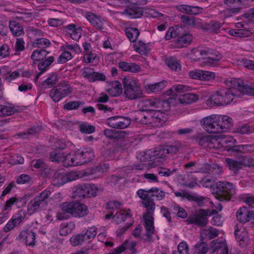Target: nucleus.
Returning <instances> with one entry per match:
<instances>
[{"label":"nucleus","instance_id":"cd10ccee","mask_svg":"<svg viewBox=\"0 0 254 254\" xmlns=\"http://www.w3.org/2000/svg\"><path fill=\"white\" fill-rule=\"evenodd\" d=\"M119 67L125 71L137 72L140 69V66L134 63H127L121 62L119 63Z\"/></svg>","mask_w":254,"mask_h":254},{"label":"nucleus","instance_id":"0e129e2a","mask_svg":"<svg viewBox=\"0 0 254 254\" xmlns=\"http://www.w3.org/2000/svg\"><path fill=\"white\" fill-rule=\"evenodd\" d=\"M17 225L15 222L11 218L3 227V231L5 232H9Z\"/></svg>","mask_w":254,"mask_h":254},{"label":"nucleus","instance_id":"9d476101","mask_svg":"<svg viewBox=\"0 0 254 254\" xmlns=\"http://www.w3.org/2000/svg\"><path fill=\"white\" fill-rule=\"evenodd\" d=\"M51 194V191L49 190L43 191L39 195L35 197L31 200L27 208L28 213L32 215L39 210L44 208L50 200L49 197Z\"/></svg>","mask_w":254,"mask_h":254},{"label":"nucleus","instance_id":"864d4df0","mask_svg":"<svg viewBox=\"0 0 254 254\" xmlns=\"http://www.w3.org/2000/svg\"><path fill=\"white\" fill-rule=\"evenodd\" d=\"M18 199L15 197H12L8 199L5 202L3 209L5 211L9 210L14 204L17 205Z\"/></svg>","mask_w":254,"mask_h":254},{"label":"nucleus","instance_id":"bf43d9fd","mask_svg":"<svg viewBox=\"0 0 254 254\" xmlns=\"http://www.w3.org/2000/svg\"><path fill=\"white\" fill-rule=\"evenodd\" d=\"M80 130L84 133H91L95 131V127L93 126L84 124L80 126Z\"/></svg>","mask_w":254,"mask_h":254},{"label":"nucleus","instance_id":"09e8293b","mask_svg":"<svg viewBox=\"0 0 254 254\" xmlns=\"http://www.w3.org/2000/svg\"><path fill=\"white\" fill-rule=\"evenodd\" d=\"M97 60V55L91 52H87L84 55L83 61L85 63H92Z\"/></svg>","mask_w":254,"mask_h":254},{"label":"nucleus","instance_id":"dca6fc26","mask_svg":"<svg viewBox=\"0 0 254 254\" xmlns=\"http://www.w3.org/2000/svg\"><path fill=\"white\" fill-rule=\"evenodd\" d=\"M19 239L27 246H33L36 243L35 234L31 230H22L20 234Z\"/></svg>","mask_w":254,"mask_h":254},{"label":"nucleus","instance_id":"ea45409f","mask_svg":"<svg viewBox=\"0 0 254 254\" xmlns=\"http://www.w3.org/2000/svg\"><path fill=\"white\" fill-rule=\"evenodd\" d=\"M228 33L235 37H247L249 36L251 32L245 29H231L228 31Z\"/></svg>","mask_w":254,"mask_h":254},{"label":"nucleus","instance_id":"aec40b11","mask_svg":"<svg viewBox=\"0 0 254 254\" xmlns=\"http://www.w3.org/2000/svg\"><path fill=\"white\" fill-rule=\"evenodd\" d=\"M253 211L247 207H243L238 209L236 213V218L240 222L245 223L252 220Z\"/></svg>","mask_w":254,"mask_h":254},{"label":"nucleus","instance_id":"a211bd4d","mask_svg":"<svg viewBox=\"0 0 254 254\" xmlns=\"http://www.w3.org/2000/svg\"><path fill=\"white\" fill-rule=\"evenodd\" d=\"M109 166L104 164L93 169H87L83 173V176L89 179H94L98 178L104 172L108 170Z\"/></svg>","mask_w":254,"mask_h":254},{"label":"nucleus","instance_id":"49530a36","mask_svg":"<svg viewBox=\"0 0 254 254\" xmlns=\"http://www.w3.org/2000/svg\"><path fill=\"white\" fill-rule=\"evenodd\" d=\"M72 58V53L68 51L63 52L58 59V63L64 64L70 60Z\"/></svg>","mask_w":254,"mask_h":254},{"label":"nucleus","instance_id":"7c9ffc66","mask_svg":"<svg viewBox=\"0 0 254 254\" xmlns=\"http://www.w3.org/2000/svg\"><path fill=\"white\" fill-rule=\"evenodd\" d=\"M167 85L166 81H162L158 83L149 84L145 87L148 93L158 92L164 89Z\"/></svg>","mask_w":254,"mask_h":254},{"label":"nucleus","instance_id":"473e14b6","mask_svg":"<svg viewBox=\"0 0 254 254\" xmlns=\"http://www.w3.org/2000/svg\"><path fill=\"white\" fill-rule=\"evenodd\" d=\"M217 235V231L211 227L203 229L201 232V238L203 240L212 239Z\"/></svg>","mask_w":254,"mask_h":254},{"label":"nucleus","instance_id":"f8f14e48","mask_svg":"<svg viewBox=\"0 0 254 254\" xmlns=\"http://www.w3.org/2000/svg\"><path fill=\"white\" fill-rule=\"evenodd\" d=\"M100 190L94 184H85L78 187L75 192L79 197H92L96 196Z\"/></svg>","mask_w":254,"mask_h":254},{"label":"nucleus","instance_id":"b1692460","mask_svg":"<svg viewBox=\"0 0 254 254\" xmlns=\"http://www.w3.org/2000/svg\"><path fill=\"white\" fill-rule=\"evenodd\" d=\"M222 58L221 55L217 52L214 51L208 53L207 57L204 59V63L206 65L214 66L217 64V62Z\"/></svg>","mask_w":254,"mask_h":254},{"label":"nucleus","instance_id":"e433bc0d","mask_svg":"<svg viewBox=\"0 0 254 254\" xmlns=\"http://www.w3.org/2000/svg\"><path fill=\"white\" fill-rule=\"evenodd\" d=\"M9 28L12 34L19 36L23 33L22 27L16 21H12L9 23Z\"/></svg>","mask_w":254,"mask_h":254},{"label":"nucleus","instance_id":"a878e982","mask_svg":"<svg viewBox=\"0 0 254 254\" xmlns=\"http://www.w3.org/2000/svg\"><path fill=\"white\" fill-rule=\"evenodd\" d=\"M67 32L70 35L71 37L74 40H78L81 36V29L80 26L74 24L67 26Z\"/></svg>","mask_w":254,"mask_h":254},{"label":"nucleus","instance_id":"f704fd0d","mask_svg":"<svg viewBox=\"0 0 254 254\" xmlns=\"http://www.w3.org/2000/svg\"><path fill=\"white\" fill-rule=\"evenodd\" d=\"M125 93L126 97L130 99H135L142 96V93L139 88L126 89L125 90Z\"/></svg>","mask_w":254,"mask_h":254},{"label":"nucleus","instance_id":"6e6d98bb","mask_svg":"<svg viewBox=\"0 0 254 254\" xmlns=\"http://www.w3.org/2000/svg\"><path fill=\"white\" fill-rule=\"evenodd\" d=\"M194 249L195 254H205L207 252L206 245L205 243H202L196 245Z\"/></svg>","mask_w":254,"mask_h":254},{"label":"nucleus","instance_id":"1a4fd4ad","mask_svg":"<svg viewBox=\"0 0 254 254\" xmlns=\"http://www.w3.org/2000/svg\"><path fill=\"white\" fill-rule=\"evenodd\" d=\"M87 213V208L84 204L77 202H66L60 205L56 217L58 219L62 220L67 218L69 214L81 217Z\"/></svg>","mask_w":254,"mask_h":254},{"label":"nucleus","instance_id":"2eb2a0df","mask_svg":"<svg viewBox=\"0 0 254 254\" xmlns=\"http://www.w3.org/2000/svg\"><path fill=\"white\" fill-rule=\"evenodd\" d=\"M236 239L242 246H245L249 242L248 233L246 228L242 225H237L235 231Z\"/></svg>","mask_w":254,"mask_h":254},{"label":"nucleus","instance_id":"4468645a","mask_svg":"<svg viewBox=\"0 0 254 254\" xmlns=\"http://www.w3.org/2000/svg\"><path fill=\"white\" fill-rule=\"evenodd\" d=\"M107 122L108 125L112 127L124 128L130 125V120L122 117H113L109 118Z\"/></svg>","mask_w":254,"mask_h":254},{"label":"nucleus","instance_id":"8fccbe9b","mask_svg":"<svg viewBox=\"0 0 254 254\" xmlns=\"http://www.w3.org/2000/svg\"><path fill=\"white\" fill-rule=\"evenodd\" d=\"M203 51H199L197 49L192 50L188 55V58L193 61H196L200 59V56L202 55Z\"/></svg>","mask_w":254,"mask_h":254},{"label":"nucleus","instance_id":"5fc2aeb1","mask_svg":"<svg viewBox=\"0 0 254 254\" xmlns=\"http://www.w3.org/2000/svg\"><path fill=\"white\" fill-rule=\"evenodd\" d=\"M25 217V212L23 211H20L18 213L13 216L12 219L18 225L24 220Z\"/></svg>","mask_w":254,"mask_h":254},{"label":"nucleus","instance_id":"603ef678","mask_svg":"<svg viewBox=\"0 0 254 254\" xmlns=\"http://www.w3.org/2000/svg\"><path fill=\"white\" fill-rule=\"evenodd\" d=\"M151 197H155L158 200L162 199L165 196V192L157 188H152L151 189Z\"/></svg>","mask_w":254,"mask_h":254},{"label":"nucleus","instance_id":"20e7f679","mask_svg":"<svg viewBox=\"0 0 254 254\" xmlns=\"http://www.w3.org/2000/svg\"><path fill=\"white\" fill-rule=\"evenodd\" d=\"M201 124L209 134H217L231 127L232 119L227 116L213 115L203 118Z\"/></svg>","mask_w":254,"mask_h":254},{"label":"nucleus","instance_id":"a19ab883","mask_svg":"<svg viewBox=\"0 0 254 254\" xmlns=\"http://www.w3.org/2000/svg\"><path fill=\"white\" fill-rule=\"evenodd\" d=\"M71 244L73 246H76L83 243H87L85 236L83 234L73 235L70 239Z\"/></svg>","mask_w":254,"mask_h":254},{"label":"nucleus","instance_id":"338daca9","mask_svg":"<svg viewBox=\"0 0 254 254\" xmlns=\"http://www.w3.org/2000/svg\"><path fill=\"white\" fill-rule=\"evenodd\" d=\"M24 162L23 158L18 155H15L11 157L9 163L11 164H22Z\"/></svg>","mask_w":254,"mask_h":254},{"label":"nucleus","instance_id":"c85d7f7f","mask_svg":"<svg viewBox=\"0 0 254 254\" xmlns=\"http://www.w3.org/2000/svg\"><path fill=\"white\" fill-rule=\"evenodd\" d=\"M159 164L156 163H141L138 165H135L133 167L128 166L125 170L127 171H131L133 170H146L150 169L153 168H155Z\"/></svg>","mask_w":254,"mask_h":254},{"label":"nucleus","instance_id":"0eeeda50","mask_svg":"<svg viewBox=\"0 0 254 254\" xmlns=\"http://www.w3.org/2000/svg\"><path fill=\"white\" fill-rule=\"evenodd\" d=\"M58 145L56 147L58 149L53 151L50 154V159L52 161L61 162L64 166H76L80 165V159L78 157L77 148L70 151H64V144Z\"/></svg>","mask_w":254,"mask_h":254},{"label":"nucleus","instance_id":"13d9d810","mask_svg":"<svg viewBox=\"0 0 254 254\" xmlns=\"http://www.w3.org/2000/svg\"><path fill=\"white\" fill-rule=\"evenodd\" d=\"M254 1V0H225L224 2L227 4H235L236 5H246Z\"/></svg>","mask_w":254,"mask_h":254},{"label":"nucleus","instance_id":"72a5a7b5","mask_svg":"<svg viewBox=\"0 0 254 254\" xmlns=\"http://www.w3.org/2000/svg\"><path fill=\"white\" fill-rule=\"evenodd\" d=\"M74 229V224L72 223H63L61 224L59 233L61 236H66Z\"/></svg>","mask_w":254,"mask_h":254},{"label":"nucleus","instance_id":"6ab92c4d","mask_svg":"<svg viewBox=\"0 0 254 254\" xmlns=\"http://www.w3.org/2000/svg\"><path fill=\"white\" fill-rule=\"evenodd\" d=\"M106 90L112 96H119L122 93V85L118 81L107 82L106 86Z\"/></svg>","mask_w":254,"mask_h":254},{"label":"nucleus","instance_id":"69168bd1","mask_svg":"<svg viewBox=\"0 0 254 254\" xmlns=\"http://www.w3.org/2000/svg\"><path fill=\"white\" fill-rule=\"evenodd\" d=\"M57 81V76L53 74L51 77L48 78L43 83V86L47 88L53 85Z\"/></svg>","mask_w":254,"mask_h":254},{"label":"nucleus","instance_id":"c756f323","mask_svg":"<svg viewBox=\"0 0 254 254\" xmlns=\"http://www.w3.org/2000/svg\"><path fill=\"white\" fill-rule=\"evenodd\" d=\"M192 40V36L189 33H186L182 35L178 40L176 46L177 48H181L189 45Z\"/></svg>","mask_w":254,"mask_h":254},{"label":"nucleus","instance_id":"774afa93","mask_svg":"<svg viewBox=\"0 0 254 254\" xmlns=\"http://www.w3.org/2000/svg\"><path fill=\"white\" fill-rule=\"evenodd\" d=\"M243 200L247 205L254 208V196L247 195L243 197Z\"/></svg>","mask_w":254,"mask_h":254},{"label":"nucleus","instance_id":"412c9836","mask_svg":"<svg viewBox=\"0 0 254 254\" xmlns=\"http://www.w3.org/2000/svg\"><path fill=\"white\" fill-rule=\"evenodd\" d=\"M77 152L78 158L80 159V165L90 161L94 156L92 150L89 148H77Z\"/></svg>","mask_w":254,"mask_h":254},{"label":"nucleus","instance_id":"37998d69","mask_svg":"<svg viewBox=\"0 0 254 254\" xmlns=\"http://www.w3.org/2000/svg\"><path fill=\"white\" fill-rule=\"evenodd\" d=\"M47 55V52L44 50H35L31 55V59L34 61L42 60Z\"/></svg>","mask_w":254,"mask_h":254},{"label":"nucleus","instance_id":"ddd939ff","mask_svg":"<svg viewBox=\"0 0 254 254\" xmlns=\"http://www.w3.org/2000/svg\"><path fill=\"white\" fill-rule=\"evenodd\" d=\"M204 200L208 201L211 204L212 210L200 209L196 212L194 220L199 225L205 224L207 222L208 217L217 212V210L214 209V206L211 201H209L208 199H204Z\"/></svg>","mask_w":254,"mask_h":254},{"label":"nucleus","instance_id":"680f3d73","mask_svg":"<svg viewBox=\"0 0 254 254\" xmlns=\"http://www.w3.org/2000/svg\"><path fill=\"white\" fill-rule=\"evenodd\" d=\"M202 70L194 69L189 72L190 76L194 79L201 80Z\"/></svg>","mask_w":254,"mask_h":254},{"label":"nucleus","instance_id":"39448f33","mask_svg":"<svg viewBox=\"0 0 254 254\" xmlns=\"http://www.w3.org/2000/svg\"><path fill=\"white\" fill-rule=\"evenodd\" d=\"M196 141L200 144L207 143V146L210 148H224L228 149L235 142L234 139L230 136L218 133L217 134H199Z\"/></svg>","mask_w":254,"mask_h":254},{"label":"nucleus","instance_id":"052dcab7","mask_svg":"<svg viewBox=\"0 0 254 254\" xmlns=\"http://www.w3.org/2000/svg\"><path fill=\"white\" fill-rule=\"evenodd\" d=\"M178 252L180 254H188L189 247L184 241L181 242L178 246Z\"/></svg>","mask_w":254,"mask_h":254},{"label":"nucleus","instance_id":"9b49d317","mask_svg":"<svg viewBox=\"0 0 254 254\" xmlns=\"http://www.w3.org/2000/svg\"><path fill=\"white\" fill-rule=\"evenodd\" d=\"M70 92L71 88L69 86L63 84L52 89L50 91V95L54 101L59 102L63 98L69 95Z\"/></svg>","mask_w":254,"mask_h":254},{"label":"nucleus","instance_id":"bb28decb","mask_svg":"<svg viewBox=\"0 0 254 254\" xmlns=\"http://www.w3.org/2000/svg\"><path fill=\"white\" fill-rule=\"evenodd\" d=\"M134 50L141 56H146L150 52L151 48L149 44H146L138 41L134 45Z\"/></svg>","mask_w":254,"mask_h":254},{"label":"nucleus","instance_id":"423d86ee","mask_svg":"<svg viewBox=\"0 0 254 254\" xmlns=\"http://www.w3.org/2000/svg\"><path fill=\"white\" fill-rule=\"evenodd\" d=\"M138 196L143 200V203L147 209L144 215V226L148 234L153 233L154 230L153 212L155 208L154 202L150 199L151 191L150 190L140 189L137 191Z\"/></svg>","mask_w":254,"mask_h":254},{"label":"nucleus","instance_id":"f03ea898","mask_svg":"<svg viewBox=\"0 0 254 254\" xmlns=\"http://www.w3.org/2000/svg\"><path fill=\"white\" fill-rule=\"evenodd\" d=\"M224 83L229 89L213 92L206 100L208 106L212 107L229 104L233 101L234 96H240L242 94L254 96V85L248 86L246 81L241 79L229 77Z\"/></svg>","mask_w":254,"mask_h":254},{"label":"nucleus","instance_id":"f3484780","mask_svg":"<svg viewBox=\"0 0 254 254\" xmlns=\"http://www.w3.org/2000/svg\"><path fill=\"white\" fill-rule=\"evenodd\" d=\"M86 18L92 25L101 30L107 29V27L109 26L107 21L101 19L93 13H87Z\"/></svg>","mask_w":254,"mask_h":254},{"label":"nucleus","instance_id":"4c0bfd02","mask_svg":"<svg viewBox=\"0 0 254 254\" xmlns=\"http://www.w3.org/2000/svg\"><path fill=\"white\" fill-rule=\"evenodd\" d=\"M126 33L129 40L132 42L136 41L139 34L138 30L136 28L132 27L127 28L126 30Z\"/></svg>","mask_w":254,"mask_h":254},{"label":"nucleus","instance_id":"3c124183","mask_svg":"<svg viewBox=\"0 0 254 254\" xmlns=\"http://www.w3.org/2000/svg\"><path fill=\"white\" fill-rule=\"evenodd\" d=\"M50 41L45 38H40L37 39L34 43V46L37 48H43L48 47L50 45Z\"/></svg>","mask_w":254,"mask_h":254},{"label":"nucleus","instance_id":"79ce46f5","mask_svg":"<svg viewBox=\"0 0 254 254\" xmlns=\"http://www.w3.org/2000/svg\"><path fill=\"white\" fill-rule=\"evenodd\" d=\"M97 234V229L95 227L89 228L85 234H83L85 236L86 239V242H90L96 236Z\"/></svg>","mask_w":254,"mask_h":254},{"label":"nucleus","instance_id":"c03bdc74","mask_svg":"<svg viewBox=\"0 0 254 254\" xmlns=\"http://www.w3.org/2000/svg\"><path fill=\"white\" fill-rule=\"evenodd\" d=\"M166 64L172 70L177 71L180 70L181 68L180 63L172 58L167 60Z\"/></svg>","mask_w":254,"mask_h":254},{"label":"nucleus","instance_id":"58836bf2","mask_svg":"<svg viewBox=\"0 0 254 254\" xmlns=\"http://www.w3.org/2000/svg\"><path fill=\"white\" fill-rule=\"evenodd\" d=\"M123 83L125 90L128 89V88H139L136 81L131 77L124 78L123 79Z\"/></svg>","mask_w":254,"mask_h":254},{"label":"nucleus","instance_id":"7ed1b4c3","mask_svg":"<svg viewBox=\"0 0 254 254\" xmlns=\"http://www.w3.org/2000/svg\"><path fill=\"white\" fill-rule=\"evenodd\" d=\"M120 205V203L118 201L110 202L108 204V207L112 208L114 210L111 213L105 216L106 219H112L114 222L117 224L126 222L125 226L117 232V236L119 237L125 233L133 223L132 215L130 210L126 208L119 209Z\"/></svg>","mask_w":254,"mask_h":254},{"label":"nucleus","instance_id":"4d7b16f0","mask_svg":"<svg viewBox=\"0 0 254 254\" xmlns=\"http://www.w3.org/2000/svg\"><path fill=\"white\" fill-rule=\"evenodd\" d=\"M215 74L213 72L202 70L201 80H211L215 78Z\"/></svg>","mask_w":254,"mask_h":254},{"label":"nucleus","instance_id":"c9c22d12","mask_svg":"<svg viewBox=\"0 0 254 254\" xmlns=\"http://www.w3.org/2000/svg\"><path fill=\"white\" fill-rule=\"evenodd\" d=\"M178 149L176 146H167L159 151L156 154L158 158H161L166 157L167 154L174 153L178 151Z\"/></svg>","mask_w":254,"mask_h":254},{"label":"nucleus","instance_id":"393cba45","mask_svg":"<svg viewBox=\"0 0 254 254\" xmlns=\"http://www.w3.org/2000/svg\"><path fill=\"white\" fill-rule=\"evenodd\" d=\"M84 76L87 77L91 82L95 81H104L106 80L105 75L100 72L91 71L86 69L83 72Z\"/></svg>","mask_w":254,"mask_h":254},{"label":"nucleus","instance_id":"4be33fe9","mask_svg":"<svg viewBox=\"0 0 254 254\" xmlns=\"http://www.w3.org/2000/svg\"><path fill=\"white\" fill-rule=\"evenodd\" d=\"M75 176L73 173L56 175L53 180L54 185L60 186L68 182L74 180Z\"/></svg>","mask_w":254,"mask_h":254},{"label":"nucleus","instance_id":"2f4dec72","mask_svg":"<svg viewBox=\"0 0 254 254\" xmlns=\"http://www.w3.org/2000/svg\"><path fill=\"white\" fill-rule=\"evenodd\" d=\"M225 161L229 169L233 170H236L241 168L243 166L250 165V164L246 163L245 159H244L242 162H238L229 158L226 159Z\"/></svg>","mask_w":254,"mask_h":254},{"label":"nucleus","instance_id":"5701e85b","mask_svg":"<svg viewBox=\"0 0 254 254\" xmlns=\"http://www.w3.org/2000/svg\"><path fill=\"white\" fill-rule=\"evenodd\" d=\"M211 249L212 252H216V254H228L226 244L223 240L213 241L211 244Z\"/></svg>","mask_w":254,"mask_h":254},{"label":"nucleus","instance_id":"f257e3e1","mask_svg":"<svg viewBox=\"0 0 254 254\" xmlns=\"http://www.w3.org/2000/svg\"><path fill=\"white\" fill-rule=\"evenodd\" d=\"M190 88L183 85L173 86L166 93V101L157 99L145 100L141 101L138 104L141 111H144L143 119L141 122L143 124H151L156 127L162 126L167 120V115L162 111L169 110L171 104H174L177 99L181 103L190 104L196 102L198 99L197 95L191 93H182L188 91Z\"/></svg>","mask_w":254,"mask_h":254},{"label":"nucleus","instance_id":"e2e57ef3","mask_svg":"<svg viewBox=\"0 0 254 254\" xmlns=\"http://www.w3.org/2000/svg\"><path fill=\"white\" fill-rule=\"evenodd\" d=\"M20 72L19 71H15L11 73L9 72L8 76H6L5 77V80L7 81L8 83H10L12 82L13 80L17 78Z\"/></svg>","mask_w":254,"mask_h":254},{"label":"nucleus","instance_id":"de8ad7c7","mask_svg":"<svg viewBox=\"0 0 254 254\" xmlns=\"http://www.w3.org/2000/svg\"><path fill=\"white\" fill-rule=\"evenodd\" d=\"M180 31V27L178 26L170 28L165 35V39L169 40L176 37Z\"/></svg>","mask_w":254,"mask_h":254},{"label":"nucleus","instance_id":"a18cd8bd","mask_svg":"<svg viewBox=\"0 0 254 254\" xmlns=\"http://www.w3.org/2000/svg\"><path fill=\"white\" fill-rule=\"evenodd\" d=\"M54 59L53 57H49L46 60L40 62L38 64L39 69L42 71L46 70L49 66L54 62Z\"/></svg>","mask_w":254,"mask_h":254},{"label":"nucleus","instance_id":"6e6552de","mask_svg":"<svg viewBox=\"0 0 254 254\" xmlns=\"http://www.w3.org/2000/svg\"><path fill=\"white\" fill-rule=\"evenodd\" d=\"M213 181L206 178L202 179L199 185L204 187H211L212 192L216 198L219 200H229L230 195L234 191V187L231 183L219 182L213 185Z\"/></svg>","mask_w":254,"mask_h":254}]
</instances>
